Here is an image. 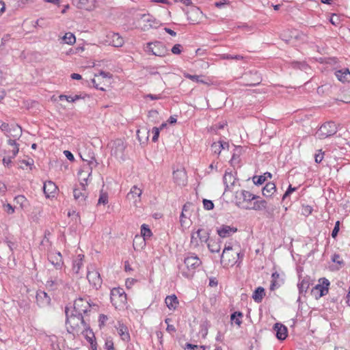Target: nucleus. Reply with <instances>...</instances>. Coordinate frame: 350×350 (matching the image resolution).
Here are the masks:
<instances>
[{
	"instance_id": "nucleus-36",
	"label": "nucleus",
	"mask_w": 350,
	"mask_h": 350,
	"mask_svg": "<svg viewBox=\"0 0 350 350\" xmlns=\"http://www.w3.org/2000/svg\"><path fill=\"white\" fill-rule=\"evenodd\" d=\"M14 201L16 204H19L22 208H27L29 204L27 198L22 195L15 197Z\"/></svg>"
},
{
	"instance_id": "nucleus-18",
	"label": "nucleus",
	"mask_w": 350,
	"mask_h": 350,
	"mask_svg": "<svg viewBox=\"0 0 350 350\" xmlns=\"http://www.w3.org/2000/svg\"><path fill=\"white\" fill-rule=\"evenodd\" d=\"M204 16L200 8L197 7H191L187 12V20L191 21H202Z\"/></svg>"
},
{
	"instance_id": "nucleus-41",
	"label": "nucleus",
	"mask_w": 350,
	"mask_h": 350,
	"mask_svg": "<svg viewBox=\"0 0 350 350\" xmlns=\"http://www.w3.org/2000/svg\"><path fill=\"white\" fill-rule=\"evenodd\" d=\"M112 44L116 47H119L122 46L124 43V40L122 38H121L118 33H113L112 36Z\"/></svg>"
},
{
	"instance_id": "nucleus-33",
	"label": "nucleus",
	"mask_w": 350,
	"mask_h": 350,
	"mask_svg": "<svg viewBox=\"0 0 350 350\" xmlns=\"http://www.w3.org/2000/svg\"><path fill=\"white\" fill-rule=\"evenodd\" d=\"M209 251L212 253H218L221 250V242L208 239L206 242Z\"/></svg>"
},
{
	"instance_id": "nucleus-12",
	"label": "nucleus",
	"mask_w": 350,
	"mask_h": 350,
	"mask_svg": "<svg viewBox=\"0 0 350 350\" xmlns=\"http://www.w3.org/2000/svg\"><path fill=\"white\" fill-rule=\"evenodd\" d=\"M86 185L87 181L84 182L81 180L79 186L75 188L73 190L74 198L77 203L80 205H84L85 204L86 198L88 197L87 193L85 191Z\"/></svg>"
},
{
	"instance_id": "nucleus-49",
	"label": "nucleus",
	"mask_w": 350,
	"mask_h": 350,
	"mask_svg": "<svg viewBox=\"0 0 350 350\" xmlns=\"http://www.w3.org/2000/svg\"><path fill=\"white\" fill-rule=\"evenodd\" d=\"M152 133L153 134L152 140L153 142H157L159 137L160 129L158 127H153L152 129Z\"/></svg>"
},
{
	"instance_id": "nucleus-22",
	"label": "nucleus",
	"mask_w": 350,
	"mask_h": 350,
	"mask_svg": "<svg viewBox=\"0 0 350 350\" xmlns=\"http://www.w3.org/2000/svg\"><path fill=\"white\" fill-rule=\"evenodd\" d=\"M275 336L280 340H284L287 337V328L282 323H276L273 326Z\"/></svg>"
},
{
	"instance_id": "nucleus-43",
	"label": "nucleus",
	"mask_w": 350,
	"mask_h": 350,
	"mask_svg": "<svg viewBox=\"0 0 350 350\" xmlns=\"http://www.w3.org/2000/svg\"><path fill=\"white\" fill-rule=\"evenodd\" d=\"M243 317V314L241 312H234L231 314V320L234 321L235 323L239 326L241 325L242 321L240 320V318Z\"/></svg>"
},
{
	"instance_id": "nucleus-20",
	"label": "nucleus",
	"mask_w": 350,
	"mask_h": 350,
	"mask_svg": "<svg viewBox=\"0 0 350 350\" xmlns=\"http://www.w3.org/2000/svg\"><path fill=\"white\" fill-rule=\"evenodd\" d=\"M63 285L64 281L58 275L51 277L46 283V288L51 291H55Z\"/></svg>"
},
{
	"instance_id": "nucleus-60",
	"label": "nucleus",
	"mask_w": 350,
	"mask_h": 350,
	"mask_svg": "<svg viewBox=\"0 0 350 350\" xmlns=\"http://www.w3.org/2000/svg\"><path fill=\"white\" fill-rule=\"evenodd\" d=\"M64 154L69 161H72L75 160L74 155L69 150H64Z\"/></svg>"
},
{
	"instance_id": "nucleus-52",
	"label": "nucleus",
	"mask_w": 350,
	"mask_h": 350,
	"mask_svg": "<svg viewBox=\"0 0 350 350\" xmlns=\"http://www.w3.org/2000/svg\"><path fill=\"white\" fill-rule=\"evenodd\" d=\"M339 230H340V221H337L336 222L334 228L332 232V238L335 239L337 237Z\"/></svg>"
},
{
	"instance_id": "nucleus-25",
	"label": "nucleus",
	"mask_w": 350,
	"mask_h": 350,
	"mask_svg": "<svg viewBox=\"0 0 350 350\" xmlns=\"http://www.w3.org/2000/svg\"><path fill=\"white\" fill-rule=\"evenodd\" d=\"M335 76L338 81L342 83L349 82L350 81V71L348 68H342L335 71Z\"/></svg>"
},
{
	"instance_id": "nucleus-35",
	"label": "nucleus",
	"mask_w": 350,
	"mask_h": 350,
	"mask_svg": "<svg viewBox=\"0 0 350 350\" xmlns=\"http://www.w3.org/2000/svg\"><path fill=\"white\" fill-rule=\"evenodd\" d=\"M265 295V289L262 287H258L252 295V298L256 303H260Z\"/></svg>"
},
{
	"instance_id": "nucleus-14",
	"label": "nucleus",
	"mask_w": 350,
	"mask_h": 350,
	"mask_svg": "<svg viewBox=\"0 0 350 350\" xmlns=\"http://www.w3.org/2000/svg\"><path fill=\"white\" fill-rule=\"evenodd\" d=\"M322 284H317L312 289V293L315 296L316 299L320 298L328 293V286L329 282L326 278L321 279Z\"/></svg>"
},
{
	"instance_id": "nucleus-50",
	"label": "nucleus",
	"mask_w": 350,
	"mask_h": 350,
	"mask_svg": "<svg viewBox=\"0 0 350 350\" xmlns=\"http://www.w3.org/2000/svg\"><path fill=\"white\" fill-rule=\"evenodd\" d=\"M204 208L206 210H212L214 208V204L211 200L204 199L203 200Z\"/></svg>"
},
{
	"instance_id": "nucleus-64",
	"label": "nucleus",
	"mask_w": 350,
	"mask_h": 350,
	"mask_svg": "<svg viewBox=\"0 0 350 350\" xmlns=\"http://www.w3.org/2000/svg\"><path fill=\"white\" fill-rule=\"evenodd\" d=\"M7 244L11 251H13L16 247V243L12 241H8Z\"/></svg>"
},
{
	"instance_id": "nucleus-2",
	"label": "nucleus",
	"mask_w": 350,
	"mask_h": 350,
	"mask_svg": "<svg viewBox=\"0 0 350 350\" xmlns=\"http://www.w3.org/2000/svg\"><path fill=\"white\" fill-rule=\"evenodd\" d=\"M243 256L244 254L231 243L226 244L221 255V264L224 267L233 266L237 263L239 259L242 260Z\"/></svg>"
},
{
	"instance_id": "nucleus-23",
	"label": "nucleus",
	"mask_w": 350,
	"mask_h": 350,
	"mask_svg": "<svg viewBox=\"0 0 350 350\" xmlns=\"http://www.w3.org/2000/svg\"><path fill=\"white\" fill-rule=\"evenodd\" d=\"M283 284L284 279L280 277V275L277 271L273 273L271 275L270 290L274 291L280 288Z\"/></svg>"
},
{
	"instance_id": "nucleus-1",
	"label": "nucleus",
	"mask_w": 350,
	"mask_h": 350,
	"mask_svg": "<svg viewBox=\"0 0 350 350\" xmlns=\"http://www.w3.org/2000/svg\"><path fill=\"white\" fill-rule=\"evenodd\" d=\"M65 312L66 316V325L68 333L72 335H79L84 334L90 329L89 324L83 314L73 311H71L70 314L69 309L67 307L65 309Z\"/></svg>"
},
{
	"instance_id": "nucleus-55",
	"label": "nucleus",
	"mask_w": 350,
	"mask_h": 350,
	"mask_svg": "<svg viewBox=\"0 0 350 350\" xmlns=\"http://www.w3.org/2000/svg\"><path fill=\"white\" fill-rule=\"evenodd\" d=\"M323 154L324 152H322L321 150H319V152L315 154V162L317 163H320L323 159Z\"/></svg>"
},
{
	"instance_id": "nucleus-24",
	"label": "nucleus",
	"mask_w": 350,
	"mask_h": 350,
	"mask_svg": "<svg viewBox=\"0 0 350 350\" xmlns=\"http://www.w3.org/2000/svg\"><path fill=\"white\" fill-rule=\"evenodd\" d=\"M36 301L40 306H46L51 302V297L44 291H40L36 295Z\"/></svg>"
},
{
	"instance_id": "nucleus-5",
	"label": "nucleus",
	"mask_w": 350,
	"mask_h": 350,
	"mask_svg": "<svg viewBox=\"0 0 350 350\" xmlns=\"http://www.w3.org/2000/svg\"><path fill=\"white\" fill-rule=\"evenodd\" d=\"M249 209L255 211H265V214L267 217H272L275 210V206L273 204H268V202L262 199L254 200L252 206H247Z\"/></svg>"
},
{
	"instance_id": "nucleus-4",
	"label": "nucleus",
	"mask_w": 350,
	"mask_h": 350,
	"mask_svg": "<svg viewBox=\"0 0 350 350\" xmlns=\"http://www.w3.org/2000/svg\"><path fill=\"white\" fill-rule=\"evenodd\" d=\"M338 130V125L334 122L329 121L323 124L316 133L318 139H323L334 135Z\"/></svg>"
},
{
	"instance_id": "nucleus-38",
	"label": "nucleus",
	"mask_w": 350,
	"mask_h": 350,
	"mask_svg": "<svg viewBox=\"0 0 350 350\" xmlns=\"http://www.w3.org/2000/svg\"><path fill=\"white\" fill-rule=\"evenodd\" d=\"M310 284L308 280H302L300 282L298 283L297 287L300 294H303L306 293L309 288Z\"/></svg>"
},
{
	"instance_id": "nucleus-16",
	"label": "nucleus",
	"mask_w": 350,
	"mask_h": 350,
	"mask_svg": "<svg viewBox=\"0 0 350 350\" xmlns=\"http://www.w3.org/2000/svg\"><path fill=\"white\" fill-rule=\"evenodd\" d=\"M8 144L12 147V150L8 151V154L3 159V163L5 166L9 167L12 163V159L14 158L18 152V144L16 143V140L9 139Z\"/></svg>"
},
{
	"instance_id": "nucleus-58",
	"label": "nucleus",
	"mask_w": 350,
	"mask_h": 350,
	"mask_svg": "<svg viewBox=\"0 0 350 350\" xmlns=\"http://www.w3.org/2000/svg\"><path fill=\"white\" fill-rule=\"evenodd\" d=\"M340 256L339 254H334L332 257V260L334 262H336V263H338L339 265L342 264L343 262L342 260H340Z\"/></svg>"
},
{
	"instance_id": "nucleus-17",
	"label": "nucleus",
	"mask_w": 350,
	"mask_h": 350,
	"mask_svg": "<svg viewBox=\"0 0 350 350\" xmlns=\"http://www.w3.org/2000/svg\"><path fill=\"white\" fill-rule=\"evenodd\" d=\"M142 190L138 188L137 186H133L131 189L129 193L126 196V198L129 201H133L135 206H137V203L141 201V196Z\"/></svg>"
},
{
	"instance_id": "nucleus-28",
	"label": "nucleus",
	"mask_w": 350,
	"mask_h": 350,
	"mask_svg": "<svg viewBox=\"0 0 350 350\" xmlns=\"http://www.w3.org/2000/svg\"><path fill=\"white\" fill-rule=\"evenodd\" d=\"M57 189V187L55 184L51 180L46 181L44 183L43 190L46 197L47 198H49L51 196H53L56 192Z\"/></svg>"
},
{
	"instance_id": "nucleus-45",
	"label": "nucleus",
	"mask_w": 350,
	"mask_h": 350,
	"mask_svg": "<svg viewBox=\"0 0 350 350\" xmlns=\"http://www.w3.org/2000/svg\"><path fill=\"white\" fill-rule=\"evenodd\" d=\"M221 58L223 59H236V60H241L243 59V57L240 55H231L230 54H223L221 56Z\"/></svg>"
},
{
	"instance_id": "nucleus-10",
	"label": "nucleus",
	"mask_w": 350,
	"mask_h": 350,
	"mask_svg": "<svg viewBox=\"0 0 350 350\" xmlns=\"http://www.w3.org/2000/svg\"><path fill=\"white\" fill-rule=\"evenodd\" d=\"M146 51L159 57H163L168 53V50L165 44L159 41L148 42Z\"/></svg>"
},
{
	"instance_id": "nucleus-42",
	"label": "nucleus",
	"mask_w": 350,
	"mask_h": 350,
	"mask_svg": "<svg viewBox=\"0 0 350 350\" xmlns=\"http://www.w3.org/2000/svg\"><path fill=\"white\" fill-rule=\"evenodd\" d=\"M250 74L254 75L255 79H254V81H252L250 83H247V85H250V86H255L256 85H258L262 81V79H261V77L260 76V75L258 73L257 71H254V72L251 71Z\"/></svg>"
},
{
	"instance_id": "nucleus-54",
	"label": "nucleus",
	"mask_w": 350,
	"mask_h": 350,
	"mask_svg": "<svg viewBox=\"0 0 350 350\" xmlns=\"http://www.w3.org/2000/svg\"><path fill=\"white\" fill-rule=\"evenodd\" d=\"M181 48L182 46L180 44H176L172 48V53L176 55H178L181 53Z\"/></svg>"
},
{
	"instance_id": "nucleus-27",
	"label": "nucleus",
	"mask_w": 350,
	"mask_h": 350,
	"mask_svg": "<svg viewBox=\"0 0 350 350\" xmlns=\"http://www.w3.org/2000/svg\"><path fill=\"white\" fill-rule=\"evenodd\" d=\"M224 184L226 186L225 191L231 190L234 185L236 178L231 172H226L223 178Z\"/></svg>"
},
{
	"instance_id": "nucleus-7",
	"label": "nucleus",
	"mask_w": 350,
	"mask_h": 350,
	"mask_svg": "<svg viewBox=\"0 0 350 350\" xmlns=\"http://www.w3.org/2000/svg\"><path fill=\"white\" fill-rule=\"evenodd\" d=\"M152 233L146 224H142L141 226V235H136L133 239V247L135 250L142 249L146 245V240L149 239Z\"/></svg>"
},
{
	"instance_id": "nucleus-15",
	"label": "nucleus",
	"mask_w": 350,
	"mask_h": 350,
	"mask_svg": "<svg viewBox=\"0 0 350 350\" xmlns=\"http://www.w3.org/2000/svg\"><path fill=\"white\" fill-rule=\"evenodd\" d=\"M83 160L86 161L87 164L84 165L83 167V169L79 172V177L81 180L86 182L87 178H85V177L82 178L83 173L85 172L86 174H88V176H90L92 174V169L97 166L98 162L96 161V159L93 157H92L90 160L85 159L83 158Z\"/></svg>"
},
{
	"instance_id": "nucleus-56",
	"label": "nucleus",
	"mask_w": 350,
	"mask_h": 350,
	"mask_svg": "<svg viewBox=\"0 0 350 350\" xmlns=\"http://www.w3.org/2000/svg\"><path fill=\"white\" fill-rule=\"evenodd\" d=\"M219 146H219V144H217V142H214L211 145V148H212V150L214 152V153L217 154H220L221 150Z\"/></svg>"
},
{
	"instance_id": "nucleus-37",
	"label": "nucleus",
	"mask_w": 350,
	"mask_h": 350,
	"mask_svg": "<svg viewBox=\"0 0 350 350\" xmlns=\"http://www.w3.org/2000/svg\"><path fill=\"white\" fill-rule=\"evenodd\" d=\"M62 40L64 43L70 45L75 44L76 42L75 36L70 32L66 33L65 35L62 37Z\"/></svg>"
},
{
	"instance_id": "nucleus-61",
	"label": "nucleus",
	"mask_w": 350,
	"mask_h": 350,
	"mask_svg": "<svg viewBox=\"0 0 350 350\" xmlns=\"http://www.w3.org/2000/svg\"><path fill=\"white\" fill-rule=\"evenodd\" d=\"M312 208L310 206H306L303 208V214L308 215L312 213Z\"/></svg>"
},
{
	"instance_id": "nucleus-29",
	"label": "nucleus",
	"mask_w": 350,
	"mask_h": 350,
	"mask_svg": "<svg viewBox=\"0 0 350 350\" xmlns=\"http://www.w3.org/2000/svg\"><path fill=\"white\" fill-rule=\"evenodd\" d=\"M173 178L174 181L178 185H184L186 182V174L182 170H176L173 172Z\"/></svg>"
},
{
	"instance_id": "nucleus-31",
	"label": "nucleus",
	"mask_w": 350,
	"mask_h": 350,
	"mask_svg": "<svg viewBox=\"0 0 350 350\" xmlns=\"http://www.w3.org/2000/svg\"><path fill=\"white\" fill-rule=\"evenodd\" d=\"M118 333L124 341H129L130 340V335L129 334L128 328L123 323L118 322V327H117Z\"/></svg>"
},
{
	"instance_id": "nucleus-46",
	"label": "nucleus",
	"mask_w": 350,
	"mask_h": 350,
	"mask_svg": "<svg viewBox=\"0 0 350 350\" xmlns=\"http://www.w3.org/2000/svg\"><path fill=\"white\" fill-rule=\"evenodd\" d=\"M252 180L255 185H260L265 183L266 177L265 176H254Z\"/></svg>"
},
{
	"instance_id": "nucleus-44",
	"label": "nucleus",
	"mask_w": 350,
	"mask_h": 350,
	"mask_svg": "<svg viewBox=\"0 0 350 350\" xmlns=\"http://www.w3.org/2000/svg\"><path fill=\"white\" fill-rule=\"evenodd\" d=\"M0 129L2 131H3L8 137H10V132L12 129V126H10L8 124L3 122L0 125Z\"/></svg>"
},
{
	"instance_id": "nucleus-40",
	"label": "nucleus",
	"mask_w": 350,
	"mask_h": 350,
	"mask_svg": "<svg viewBox=\"0 0 350 350\" xmlns=\"http://www.w3.org/2000/svg\"><path fill=\"white\" fill-rule=\"evenodd\" d=\"M291 66L293 68H299L301 70H306L308 68V64L304 62H295L293 61L289 63Z\"/></svg>"
},
{
	"instance_id": "nucleus-47",
	"label": "nucleus",
	"mask_w": 350,
	"mask_h": 350,
	"mask_svg": "<svg viewBox=\"0 0 350 350\" xmlns=\"http://www.w3.org/2000/svg\"><path fill=\"white\" fill-rule=\"evenodd\" d=\"M108 202V195L101 192L98 200V204H106Z\"/></svg>"
},
{
	"instance_id": "nucleus-53",
	"label": "nucleus",
	"mask_w": 350,
	"mask_h": 350,
	"mask_svg": "<svg viewBox=\"0 0 350 350\" xmlns=\"http://www.w3.org/2000/svg\"><path fill=\"white\" fill-rule=\"evenodd\" d=\"M149 131H148L147 129H144V130H138L137 131V137H138V139L142 142V138H141V136H140V134L142 133H144L146 136V139H148V135H149Z\"/></svg>"
},
{
	"instance_id": "nucleus-9",
	"label": "nucleus",
	"mask_w": 350,
	"mask_h": 350,
	"mask_svg": "<svg viewBox=\"0 0 350 350\" xmlns=\"http://www.w3.org/2000/svg\"><path fill=\"white\" fill-rule=\"evenodd\" d=\"M92 306H96V305L92 304L90 302L88 297H80L75 300L74 308L72 311L81 314H86L90 311V308Z\"/></svg>"
},
{
	"instance_id": "nucleus-57",
	"label": "nucleus",
	"mask_w": 350,
	"mask_h": 350,
	"mask_svg": "<svg viewBox=\"0 0 350 350\" xmlns=\"http://www.w3.org/2000/svg\"><path fill=\"white\" fill-rule=\"evenodd\" d=\"M4 211L8 214H12L14 212V207L10 204H6L3 206Z\"/></svg>"
},
{
	"instance_id": "nucleus-21",
	"label": "nucleus",
	"mask_w": 350,
	"mask_h": 350,
	"mask_svg": "<svg viewBox=\"0 0 350 350\" xmlns=\"http://www.w3.org/2000/svg\"><path fill=\"white\" fill-rule=\"evenodd\" d=\"M237 231V228L227 225H222L217 228V232L221 238H226L231 236L233 233Z\"/></svg>"
},
{
	"instance_id": "nucleus-32",
	"label": "nucleus",
	"mask_w": 350,
	"mask_h": 350,
	"mask_svg": "<svg viewBox=\"0 0 350 350\" xmlns=\"http://www.w3.org/2000/svg\"><path fill=\"white\" fill-rule=\"evenodd\" d=\"M165 302L170 310H175L178 305V300L175 295L167 296Z\"/></svg>"
},
{
	"instance_id": "nucleus-51",
	"label": "nucleus",
	"mask_w": 350,
	"mask_h": 350,
	"mask_svg": "<svg viewBox=\"0 0 350 350\" xmlns=\"http://www.w3.org/2000/svg\"><path fill=\"white\" fill-rule=\"evenodd\" d=\"M297 189L296 187H293L291 185H290L286 191V192L284 193L282 196V200H284L288 196H290L293 191H295Z\"/></svg>"
},
{
	"instance_id": "nucleus-6",
	"label": "nucleus",
	"mask_w": 350,
	"mask_h": 350,
	"mask_svg": "<svg viewBox=\"0 0 350 350\" xmlns=\"http://www.w3.org/2000/svg\"><path fill=\"white\" fill-rule=\"evenodd\" d=\"M260 196H256L250 191L241 190L237 192L236 199L237 205L245 209H248L247 206H252L254 200L259 199Z\"/></svg>"
},
{
	"instance_id": "nucleus-3",
	"label": "nucleus",
	"mask_w": 350,
	"mask_h": 350,
	"mask_svg": "<svg viewBox=\"0 0 350 350\" xmlns=\"http://www.w3.org/2000/svg\"><path fill=\"white\" fill-rule=\"evenodd\" d=\"M184 264L187 270L180 267V273L183 277L190 278L193 275L196 269L202 264V261L196 254L188 253L185 258Z\"/></svg>"
},
{
	"instance_id": "nucleus-59",
	"label": "nucleus",
	"mask_w": 350,
	"mask_h": 350,
	"mask_svg": "<svg viewBox=\"0 0 350 350\" xmlns=\"http://www.w3.org/2000/svg\"><path fill=\"white\" fill-rule=\"evenodd\" d=\"M105 346L107 350H113V342L111 340H107L105 341Z\"/></svg>"
},
{
	"instance_id": "nucleus-11",
	"label": "nucleus",
	"mask_w": 350,
	"mask_h": 350,
	"mask_svg": "<svg viewBox=\"0 0 350 350\" xmlns=\"http://www.w3.org/2000/svg\"><path fill=\"white\" fill-rule=\"evenodd\" d=\"M110 299L112 304L116 308H118L120 304H126L127 299L124 289L121 288H113L111 291Z\"/></svg>"
},
{
	"instance_id": "nucleus-39",
	"label": "nucleus",
	"mask_w": 350,
	"mask_h": 350,
	"mask_svg": "<svg viewBox=\"0 0 350 350\" xmlns=\"http://www.w3.org/2000/svg\"><path fill=\"white\" fill-rule=\"evenodd\" d=\"M22 134V129L18 125H12V129L10 132V137H12L15 139L19 138Z\"/></svg>"
},
{
	"instance_id": "nucleus-48",
	"label": "nucleus",
	"mask_w": 350,
	"mask_h": 350,
	"mask_svg": "<svg viewBox=\"0 0 350 350\" xmlns=\"http://www.w3.org/2000/svg\"><path fill=\"white\" fill-rule=\"evenodd\" d=\"M185 77L187 79H191L193 81H196L198 83H204L202 80L200 79V76L199 75H192L190 74H185Z\"/></svg>"
},
{
	"instance_id": "nucleus-30",
	"label": "nucleus",
	"mask_w": 350,
	"mask_h": 350,
	"mask_svg": "<svg viewBox=\"0 0 350 350\" xmlns=\"http://www.w3.org/2000/svg\"><path fill=\"white\" fill-rule=\"evenodd\" d=\"M276 191V187L273 183L269 182L262 188V195L266 198L271 197Z\"/></svg>"
},
{
	"instance_id": "nucleus-19",
	"label": "nucleus",
	"mask_w": 350,
	"mask_h": 350,
	"mask_svg": "<svg viewBox=\"0 0 350 350\" xmlns=\"http://www.w3.org/2000/svg\"><path fill=\"white\" fill-rule=\"evenodd\" d=\"M72 3L78 8L91 10L95 7L96 0H72Z\"/></svg>"
},
{
	"instance_id": "nucleus-8",
	"label": "nucleus",
	"mask_w": 350,
	"mask_h": 350,
	"mask_svg": "<svg viewBox=\"0 0 350 350\" xmlns=\"http://www.w3.org/2000/svg\"><path fill=\"white\" fill-rule=\"evenodd\" d=\"M208 239V232L205 229L200 228L196 232H192L191 234L190 245L191 247L196 248L201 243H206Z\"/></svg>"
},
{
	"instance_id": "nucleus-62",
	"label": "nucleus",
	"mask_w": 350,
	"mask_h": 350,
	"mask_svg": "<svg viewBox=\"0 0 350 350\" xmlns=\"http://www.w3.org/2000/svg\"><path fill=\"white\" fill-rule=\"evenodd\" d=\"M7 191V187L6 185L0 182V196H3L5 193Z\"/></svg>"
},
{
	"instance_id": "nucleus-63",
	"label": "nucleus",
	"mask_w": 350,
	"mask_h": 350,
	"mask_svg": "<svg viewBox=\"0 0 350 350\" xmlns=\"http://www.w3.org/2000/svg\"><path fill=\"white\" fill-rule=\"evenodd\" d=\"M141 18L140 19L142 21V22H151L150 17L148 14H139Z\"/></svg>"
},
{
	"instance_id": "nucleus-26",
	"label": "nucleus",
	"mask_w": 350,
	"mask_h": 350,
	"mask_svg": "<svg viewBox=\"0 0 350 350\" xmlns=\"http://www.w3.org/2000/svg\"><path fill=\"white\" fill-rule=\"evenodd\" d=\"M49 261L54 265L56 269H60L64 264L60 252L52 254L49 257Z\"/></svg>"
},
{
	"instance_id": "nucleus-13",
	"label": "nucleus",
	"mask_w": 350,
	"mask_h": 350,
	"mask_svg": "<svg viewBox=\"0 0 350 350\" xmlns=\"http://www.w3.org/2000/svg\"><path fill=\"white\" fill-rule=\"evenodd\" d=\"M87 278L95 288L97 289L98 287H100L102 279L100 273L92 265L88 267Z\"/></svg>"
},
{
	"instance_id": "nucleus-34",
	"label": "nucleus",
	"mask_w": 350,
	"mask_h": 350,
	"mask_svg": "<svg viewBox=\"0 0 350 350\" xmlns=\"http://www.w3.org/2000/svg\"><path fill=\"white\" fill-rule=\"evenodd\" d=\"M83 255H78L77 257L73 260L72 262V271L75 274H79L81 268L83 266Z\"/></svg>"
}]
</instances>
